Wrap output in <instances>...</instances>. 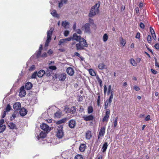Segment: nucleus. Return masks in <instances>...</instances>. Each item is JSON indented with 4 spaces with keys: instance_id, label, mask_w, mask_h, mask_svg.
<instances>
[{
    "instance_id": "1",
    "label": "nucleus",
    "mask_w": 159,
    "mask_h": 159,
    "mask_svg": "<svg viewBox=\"0 0 159 159\" xmlns=\"http://www.w3.org/2000/svg\"><path fill=\"white\" fill-rule=\"evenodd\" d=\"M100 2H98L91 7L89 15V17H92L96 15V14L98 13L99 12V8L100 7Z\"/></svg>"
},
{
    "instance_id": "2",
    "label": "nucleus",
    "mask_w": 159,
    "mask_h": 159,
    "mask_svg": "<svg viewBox=\"0 0 159 159\" xmlns=\"http://www.w3.org/2000/svg\"><path fill=\"white\" fill-rule=\"evenodd\" d=\"M79 43L76 44V47L77 50L83 49L84 47H87L88 44L84 39L82 38L79 41Z\"/></svg>"
},
{
    "instance_id": "3",
    "label": "nucleus",
    "mask_w": 159,
    "mask_h": 159,
    "mask_svg": "<svg viewBox=\"0 0 159 159\" xmlns=\"http://www.w3.org/2000/svg\"><path fill=\"white\" fill-rule=\"evenodd\" d=\"M54 30L53 28H51L49 31H48L47 32V39L45 43V46L46 47L48 46V44L51 40V37L52 36V33Z\"/></svg>"
},
{
    "instance_id": "4",
    "label": "nucleus",
    "mask_w": 159,
    "mask_h": 159,
    "mask_svg": "<svg viewBox=\"0 0 159 159\" xmlns=\"http://www.w3.org/2000/svg\"><path fill=\"white\" fill-rule=\"evenodd\" d=\"M57 128V136L59 139L62 138L64 135L63 132L62 130L63 127L62 125H58Z\"/></svg>"
},
{
    "instance_id": "5",
    "label": "nucleus",
    "mask_w": 159,
    "mask_h": 159,
    "mask_svg": "<svg viewBox=\"0 0 159 159\" xmlns=\"http://www.w3.org/2000/svg\"><path fill=\"white\" fill-rule=\"evenodd\" d=\"M90 24L86 23L82 26V28L85 33L89 34L90 33Z\"/></svg>"
},
{
    "instance_id": "6",
    "label": "nucleus",
    "mask_w": 159,
    "mask_h": 159,
    "mask_svg": "<svg viewBox=\"0 0 159 159\" xmlns=\"http://www.w3.org/2000/svg\"><path fill=\"white\" fill-rule=\"evenodd\" d=\"M40 128L42 129L44 132H49L51 129V128L47 125L45 123H43L40 125Z\"/></svg>"
},
{
    "instance_id": "7",
    "label": "nucleus",
    "mask_w": 159,
    "mask_h": 159,
    "mask_svg": "<svg viewBox=\"0 0 159 159\" xmlns=\"http://www.w3.org/2000/svg\"><path fill=\"white\" fill-rule=\"evenodd\" d=\"M82 38L80 36L78 35L76 33L74 34L72 37H70V38L71 39V40H75L77 42H79Z\"/></svg>"
},
{
    "instance_id": "8",
    "label": "nucleus",
    "mask_w": 159,
    "mask_h": 159,
    "mask_svg": "<svg viewBox=\"0 0 159 159\" xmlns=\"http://www.w3.org/2000/svg\"><path fill=\"white\" fill-rule=\"evenodd\" d=\"M71 40V39L70 37L66 38L65 39H61L59 40V45H64L65 44L67 43L68 42Z\"/></svg>"
},
{
    "instance_id": "9",
    "label": "nucleus",
    "mask_w": 159,
    "mask_h": 159,
    "mask_svg": "<svg viewBox=\"0 0 159 159\" xmlns=\"http://www.w3.org/2000/svg\"><path fill=\"white\" fill-rule=\"evenodd\" d=\"M110 115V110L109 109H107L105 115L102 121L103 122L107 121H108V118Z\"/></svg>"
},
{
    "instance_id": "10",
    "label": "nucleus",
    "mask_w": 159,
    "mask_h": 159,
    "mask_svg": "<svg viewBox=\"0 0 159 159\" xmlns=\"http://www.w3.org/2000/svg\"><path fill=\"white\" fill-rule=\"evenodd\" d=\"M46 134L45 133L42 132H41L39 134L37 138L38 140L41 141L46 137Z\"/></svg>"
},
{
    "instance_id": "11",
    "label": "nucleus",
    "mask_w": 159,
    "mask_h": 159,
    "mask_svg": "<svg viewBox=\"0 0 159 159\" xmlns=\"http://www.w3.org/2000/svg\"><path fill=\"white\" fill-rule=\"evenodd\" d=\"M83 118L84 120L88 121L92 120L94 119V116L91 115L89 116L84 115Z\"/></svg>"
},
{
    "instance_id": "12",
    "label": "nucleus",
    "mask_w": 159,
    "mask_h": 159,
    "mask_svg": "<svg viewBox=\"0 0 159 159\" xmlns=\"http://www.w3.org/2000/svg\"><path fill=\"white\" fill-rule=\"evenodd\" d=\"M26 95V92L24 89V86L21 87L20 89V92L19 93V95L21 97H24Z\"/></svg>"
},
{
    "instance_id": "13",
    "label": "nucleus",
    "mask_w": 159,
    "mask_h": 159,
    "mask_svg": "<svg viewBox=\"0 0 159 159\" xmlns=\"http://www.w3.org/2000/svg\"><path fill=\"white\" fill-rule=\"evenodd\" d=\"M57 77L60 80L63 81L66 79V74L63 73H60L58 75Z\"/></svg>"
},
{
    "instance_id": "14",
    "label": "nucleus",
    "mask_w": 159,
    "mask_h": 159,
    "mask_svg": "<svg viewBox=\"0 0 159 159\" xmlns=\"http://www.w3.org/2000/svg\"><path fill=\"white\" fill-rule=\"evenodd\" d=\"M66 72L67 74L70 75L72 76L74 74V71L73 68L69 67L67 68Z\"/></svg>"
},
{
    "instance_id": "15",
    "label": "nucleus",
    "mask_w": 159,
    "mask_h": 159,
    "mask_svg": "<svg viewBox=\"0 0 159 159\" xmlns=\"http://www.w3.org/2000/svg\"><path fill=\"white\" fill-rule=\"evenodd\" d=\"M105 127H102L100 130L99 132V133L98 136V138L99 139V138L101 136H103L104 134L105 133Z\"/></svg>"
},
{
    "instance_id": "16",
    "label": "nucleus",
    "mask_w": 159,
    "mask_h": 159,
    "mask_svg": "<svg viewBox=\"0 0 159 159\" xmlns=\"http://www.w3.org/2000/svg\"><path fill=\"white\" fill-rule=\"evenodd\" d=\"M76 125L75 121L74 120H71L69 122V126L71 128H75Z\"/></svg>"
},
{
    "instance_id": "17",
    "label": "nucleus",
    "mask_w": 159,
    "mask_h": 159,
    "mask_svg": "<svg viewBox=\"0 0 159 159\" xmlns=\"http://www.w3.org/2000/svg\"><path fill=\"white\" fill-rule=\"evenodd\" d=\"M20 103L19 102H16L13 105V108L16 110H18L20 108Z\"/></svg>"
},
{
    "instance_id": "18",
    "label": "nucleus",
    "mask_w": 159,
    "mask_h": 159,
    "mask_svg": "<svg viewBox=\"0 0 159 159\" xmlns=\"http://www.w3.org/2000/svg\"><path fill=\"white\" fill-rule=\"evenodd\" d=\"M69 23L66 21H62V26L66 29L69 28Z\"/></svg>"
},
{
    "instance_id": "19",
    "label": "nucleus",
    "mask_w": 159,
    "mask_h": 159,
    "mask_svg": "<svg viewBox=\"0 0 159 159\" xmlns=\"http://www.w3.org/2000/svg\"><path fill=\"white\" fill-rule=\"evenodd\" d=\"M27 113L26 110L24 108H22L20 111V113L22 116H25Z\"/></svg>"
},
{
    "instance_id": "20",
    "label": "nucleus",
    "mask_w": 159,
    "mask_h": 159,
    "mask_svg": "<svg viewBox=\"0 0 159 159\" xmlns=\"http://www.w3.org/2000/svg\"><path fill=\"white\" fill-rule=\"evenodd\" d=\"M32 87V84L30 82H28L25 84V88L26 89L29 90L31 89Z\"/></svg>"
},
{
    "instance_id": "21",
    "label": "nucleus",
    "mask_w": 159,
    "mask_h": 159,
    "mask_svg": "<svg viewBox=\"0 0 159 159\" xmlns=\"http://www.w3.org/2000/svg\"><path fill=\"white\" fill-rule=\"evenodd\" d=\"M59 3V7L61 8L63 6L64 4H66L67 2V0H60Z\"/></svg>"
},
{
    "instance_id": "22",
    "label": "nucleus",
    "mask_w": 159,
    "mask_h": 159,
    "mask_svg": "<svg viewBox=\"0 0 159 159\" xmlns=\"http://www.w3.org/2000/svg\"><path fill=\"white\" fill-rule=\"evenodd\" d=\"M68 120V119L67 118H65L62 119L59 121H58L57 124L58 125H60V124H61L62 123H64L66 122Z\"/></svg>"
},
{
    "instance_id": "23",
    "label": "nucleus",
    "mask_w": 159,
    "mask_h": 159,
    "mask_svg": "<svg viewBox=\"0 0 159 159\" xmlns=\"http://www.w3.org/2000/svg\"><path fill=\"white\" fill-rule=\"evenodd\" d=\"M51 14L54 17L58 18L59 15L57 13L56 11L55 10H52L50 11Z\"/></svg>"
},
{
    "instance_id": "24",
    "label": "nucleus",
    "mask_w": 159,
    "mask_h": 159,
    "mask_svg": "<svg viewBox=\"0 0 159 159\" xmlns=\"http://www.w3.org/2000/svg\"><path fill=\"white\" fill-rule=\"evenodd\" d=\"M45 74L43 70H41L37 73V75L39 77H42Z\"/></svg>"
},
{
    "instance_id": "25",
    "label": "nucleus",
    "mask_w": 159,
    "mask_h": 159,
    "mask_svg": "<svg viewBox=\"0 0 159 159\" xmlns=\"http://www.w3.org/2000/svg\"><path fill=\"white\" fill-rule=\"evenodd\" d=\"M86 145L84 144H81L79 147V150L80 151L83 152L85 149Z\"/></svg>"
},
{
    "instance_id": "26",
    "label": "nucleus",
    "mask_w": 159,
    "mask_h": 159,
    "mask_svg": "<svg viewBox=\"0 0 159 159\" xmlns=\"http://www.w3.org/2000/svg\"><path fill=\"white\" fill-rule=\"evenodd\" d=\"M92 137L91 132L89 131H87L86 133V137L87 139H89Z\"/></svg>"
},
{
    "instance_id": "27",
    "label": "nucleus",
    "mask_w": 159,
    "mask_h": 159,
    "mask_svg": "<svg viewBox=\"0 0 159 159\" xmlns=\"http://www.w3.org/2000/svg\"><path fill=\"white\" fill-rule=\"evenodd\" d=\"M42 49V45L41 44L40 45V46L39 47V50L38 52L36 53V55L37 56L39 57L41 55V51Z\"/></svg>"
},
{
    "instance_id": "28",
    "label": "nucleus",
    "mask_w": 159,
    "mask_h": 159,
    "mask_svg": "<svg viewBox=\"0 0 159 159\" xmlns=\"http://www.w3.org/2000/svg\"><path fill=\"white\" fill-rule=\"evenodd\" d=\"M8 127L12 129H13L16 128V126L15 124L13 122H10L8 124Z\"/></svg>"
},
{
    "instance_id": "29",
    "label": "nucleus",
    "mask_w": 159,
    "mask_h": 159,
    "mask_svg": "<svg viewBox=\"0 0 159 159\" xmlns=\"http://www.w3.org/2000/svg\"><path fill=\"white\" fill-rule=\"evenodd\" d=\"M52 71L51 69L48 68L47 69V70L46 72H45V75L47 76H49L51 75L52 74Z\"/></svg>"
},
{
    "instance_id": "30",
    "label": "nucleus",
    "mask_w": 159,
    "mask_h": 159,
    "mask_svg": "<svg viewBox=\"0 0 159 159\" xmlns=\"http://www.w3.org/2000/svg\"><path fill=\"white\" fill-rule=\"evenodd\" d=\"M108 147V144L107 143V142H105L103 145L102 147V152H105L106 150L107 149V148Z\"/></svg>"
},
{
    "instance_id": "31",
    "label": "nucleus",
    "mask_w": 159,
    "mask_h": 159,
    "mask_svg": "<svg viewBox=\"0 0 159 159\" xmlns=\"http://www.w3.org/2000/svg\"><path fill=\"white\" fill-rule=\"evenodd\" d=\"M98 68L100 70H103L104 69H106L107 66L106 65L103 63H100L98 66Z\"/></svg>"
},
{
    "instance_id": "32",
    "label": "nucleus",
    "mask_w": 159,
    "mask_h": 159,
    "mask_svg": "<svg viewBox=\"0 0 159 159\" xmlns=\"http://www.w3.org/2000/svg\"><path fill=\"white\" fill-rule=\"evenodd\" d=\"M130 63L133 66H136L137 65V62L135 61L134 59L133 58L130 59Z\"/></svg>"
},
{
    "instance_id": "33",
    "label": "nucleus",
    "mask_w": 159,
    "mask_h": 159,
    "mask_svg": "<svg viewBox=\"0 0 159 159\" xmlns=\"http://www.w3.org/2000/svg\"><path fill=\"white\" fill-rule=\"evenodd\" d=\"M111 102H110L109 100H106L105 104V109H107L108 107V105H110Z\"/></svg>"
},
{
    "instance_id": "34",
    "label": "nucleus",
    "mask_w": 159,
    "mask_h": 159,
    "mask_svg": "<svg viewBox=\"0 0 159 159\" xmlns=\"http://www.w3.org/2000/svg\"><path fill=\"white\" fill-rule=\"evenodd\" d=\"M90 74L93 76H95L96 75V73L95 71L92 69H90L89 70Z\"/></svg>"
},
{
    "instance_id": "35",
    "label": "nucleus",
    "mask_w": 159,
    "mask_h": 159,
    "mask_svg": "<svg viewBox=\"0 0 159 159\" xmlns=\"http://www.w3.org/2000/svg\"><path fill=\"white\" fill-rule=\"evenodd\" d=\"M75 107H72L70 109L69 112L73 114L75 112Z\"/></svg>"
},
{
    "instance_id": "36",
    "label": "nucleus",
    "mask_w": 159,
    "mask_h": 159,
    "mask_svg": "<svg viewBox=\"0 0 159 159\" xmlns=\"http://www.w3.org/2000/svg\"><path fill=\"white\" fill-rule=\"evenodd\" d=\"M120 44L123 45V46H124L126 43V42L125 40L122 37L120 38Z\"/></svg>"
},
{
    "instance_id": "37",
    "label": "nucleus",
    "mask_w": 159,
    "mask_h": 159,
    "mask_svg": "<svg viewBox=\"0 0 159 159\" xmlns=\"http://www.w3.org/2000/svg\"><path fill=\"white\" fill-rule=\"evenodd\" d=\"M93 111V109L92 106H89L88 108V113L89 114L92 113Z\"/></svg>"
},
{
    "instance_id": "38",
    "label": "nucleus",
    "mask_w": 159,
    "mask_h": 159,
    "mask_svg": "<svg viewBox=\"0 0 159 159\" xmlns=\"http://www.w3.org/2000/svg\"><path fill=\"white\" fill-rule=\"evenodd\" d=\"M103 41L104 42H106L108 39V37L107 34H105L103 36Z\"/></svg>"
},
{
    "instance_id": "39",
    "label": "nucleus",
    "mask_w": 159,
    "mask_h": 159,
    "mask_svg": "<svg viewBox=\"0 0 159 159\" xmlns=\"http://www.w3.org/2000/svg\"><path fill=\"white\" fill-rule=\"evenodd\" d=\"M117 120L118 118L117 117H116L115 119L114 122H113V127L114 128H115L116 127V126L117 125Z\"/></svg>"
},
{
    "instance_id": "40",
    "label": "nucleus",
    "mask_w": 159,
    "mask_h": 159,
    "mask_svg": "<svg viewBox=\"0 0 159 159\" xmlns=\"http://www.w3.org/2000/svg\"><path fill=\"white\" fill-rule=\"evenodd\" d=\"M61 113L59 111L56 112L54 116L57 117H59L61 116Z\"/></svg>"
},
{
    "instance_id": "41",
    "label": "nucleus",
    "mask_w": 159,
    "mask_h": 159,
    "mask_svg": "<svg viewBox=\"0 0 159 159\" xmlns=\"http://www.w3.org/2000/svg\"><path fill=\"white\" fill-rule=\"evenodd\" d=\"M5 126L4 125L0 126V133L3 131L5 129Z\"/></svg>"
},
{
    "instance_id": "42",
    "label": "nucleus",
    "mask_w": 159,
    "mask_h": 159,
    "mask_svg": "<svg viewBox=\"0 0 159 159\" xmlns=\"http://www.w3.org/2000/svg\"><path fill=\"white\" fill-rule=\"evenodd\" d=\"M113 92V90L111 89V86L109 85L108 88V94H109L110 93H111V92Z\"/></svg>"
},
{
    "instance_id": "43",
    "label": "nucleus",
    "mask_w": 159,
    "mask_h": 159,
    "mask_svg": "<svg viewBox=\"0 0 159 159\" xmlns=\"http://www.w3.org/2000/svg\"><path fill=\"white\" fill-rule=\"evenodd\" d=\"M113 92H112L111 93V95L108 100L110 101V102H111L113 98Z\"/></svg>"
},
{
    "instance_id": "44",
    "label": "nucleus",
    "mask_w": 159,
    "mask_h": 159,
    "mask_svg": "<svg viewBox=\"0 0 159 159\" xmlns=\"http://www.w3.org/2000/svg\"><path fill=\"white\" fill-rule=\"evenodd\" d=\"M11 109V107L10 105L8 104L7 105L6 108V111L7 112L9 111Z\"/></svg>"
},
{
    "instance_id": "45",
    "label": "nucleus",
    "mask_w": 159,
    "mask_h": 159,
    "mask_svg": "<svg viewBox=\"0 0 159 159\" xmlns=\"http://www.w3.org/2000/svg\"><path fill=\"white\" fill-rule=\"evenodd\" d=\"M75 159H83L82 155H78L75 157Z\"/></svg>"
},
{
    "instance_id": "46",
    "label": "nucleus",
    "mask_w": 159,
    "mask_h": 159,
    "mask_svg": "<svg viewBox=\"0 0 159 159\" xmlns=\"http://www.w3.org/2000/svg\"><path fill=\"white\" fill-rule=\"evenodd\" d=\"M37 72H34L32 75L31 76V78L32 79H35L36 78L37 75Z\"/></svg>"
},
{
    "instance_id": "47",
    "label": "nucleus",
    "mask_w": 159,
    "mask_h": 159,
    "mask_svg": "<svg viewBox=\"0 0 159 159\" xmlns=\"http://www.w3.org/2000/svg\"><path fill=\"white\" fill-rule=\"evenodd\" d=\"M69 34V32L68 30H66L64 31V34L65 36H67Z\"/></svg>"
},
{
    "instance_id": "48",
    "label": "nucleus",
    "mask_w": 159,
    "mask_h": 159,
    "mask_svg": "<svg viewBox=\"0 0 159 159\" xmlns=\"http://www.w3.org/2000/svg\"><path fill=\"white\" fill-rule=\"evenodd\" d=\"M48 68L52 70H56L57 68L55 66H50Z\"/></svg>"
},
{
    "instance_id": "49",
    "label": "nucleus",
    "mask_w": 159,
    "mask_h": 159,
    "mask_svg": "<svg viewBox=\"0 0 159 159\" xmlns=\"http://www.w3.org/2000/svg\"><path fill=\"white\" fill-rule=\"evenodd\" d=\"M75 31L77 34H81L82 33L81 30L79 29H76L75 30Z\"/></svg>"
},
{
    "instance_id": "50",
    "label": "nucleus",
    "mask_w": 159,
    "mask_h": 159,
    "mask_svg": "<svg viewBox=\"0 0 159 159\" xmlns=\"http://www.w3.org/2000/svg\"><path fill=\"white\" fill-rule=\"evenodd\" d=\"M147 40L148 43H150L151 42V37L150 35L148 36Z\"/></svg>"
},
{
    "instance_id": "51",
    "label": "nucleus",
    "mask_w": 159,
    "mask_h": 159,
    "mask_svg": "<svg viewBox=\"0 0 159 159\" xmlns=\"http://www.w3.org/2000/svg\"><path fill=\"white\" fill-rule=\"evenodd\" d=\"M139 26L140 27V28L142 29H143L144 28L145 25H144L143 23L142 22H141L139 24Z\"/></svg>"
},
{
    "instance_id": "52",
    "label": "nucleus",
    "mask_w": 159,
    "mask_h": 159,
    "mask_svg": "<svg viewBox=\"0 0 159 159\" xmlns=\"http://www.w3.org/2000/svg\"><path fill=\"white\" fill-rule=\"evenodd\" d=\"M151 70L152 73L154 75L157 74V71L155 70H154V69H151Z\"/></svg>"
},
{
    "instance_id": "53",
    "label": "nucleus",
    "mask_w": 159,
    "mask_h": 159,
    "mask_svg": "<svg viewBox=\"0 0 159 159\" xmlns=\"http://www.w3.org/2000/svg\"><path fill=\"white\" fill-rule=\"evenodd\" d=\"M35 68V66L34 65H32L31 66H30L29 68V70H34Z\"/></svg>"
},
{
    "instance_id": "54",
    "label": "nucleus",
    "mask_w": 159,
    "mask_h": 159,
    "mask_svg": "<svg viewBox=\"0 0 159 159\" xmlns=\"http://www.w3.org/2000/svg\"><path fill=\"white\" fill-rule=\"evenodd\" d=\"M89 22L90 24L92 25L94 24V23L93 21V20L92 19L90 18H89Z\"/></svg>"
},
{
    "instance_id": "55",
    "label": "nucleus",
    "mask_w": 159,
    "mask_h": 159,
    "mask_svg": "<svg viewBox=\"0 0 159 159\" xmlns=\"http://www.w3.org/2000/svg\"><path fill=\"white\" fill-rule=\"evenodd\" d=\"M150 29L151 34H153V33H155L154 30L152 27H150Z\"/></svg>"
},
{
    "instance_id": "56",
    "label": "nucleus",
    "mask_w": 159,
    "mask_h": 159,
    "mask_svg": "<svg viewBox=\"0 0 159 159\" xmlns=\"http://www.w3.org/2000/svg\"><path fill=\"white\" fill-rule=\"evenodd\" d=\"M150 116L149 115H148L147 116V117L145 118V120L146 121H148L150 120Z\"/></svg>"
},
{
    "instance_id": "57",
    "label": "nucleus",
    "mask_w": 159,
    "mask_h": 159,
    "mask_svg": "<svg viewBox=\"0 0 159 159\" xmlns=\"http://www.w3.org/2000/svg\"><path fill=\"white\" fill-rule=\"evenodd\" d=\"M53 109V108L52 107H51L49 108L47 110V113L49 114H50V111H52Z\"/></svg>"
},
{
    "instance_id": "58",
    "label": "nucleus",
    "mask_w": 159,
    "mask_h": 159,
    "mask_svg": "<svg viewBox=\"0 0 159 159\" xmlns=\"http://www.w3.org/2000/svg\"><path fill=\"white\" fill-rule=\"evenodd\" d=\"M140 38V34L138 32L137 33L136 36V38L137 39H139Z\"/></svg>"
},
{
    "instance_id": "59",
    "label": "nucleus",
    "mask_w": 159,
    "mask_h": 159,
    "mask_svg": "<svg viewBox=\"0 0 159 159\" xmlns=\"http://www.w3.org/2000/svg\"><path fill=\"white\" fill-rule=\"evenodd\" d=\"M151 34L152 35V37L153 39L154 40H156L157 39H156V37L155 34L153 33V34Z\"/></svg>"
},
{
    "instance_id": "60",
    "label": "nucleus",
    "mask_w": 159,
    "mask_h": 159,
    "mask_svg": "<svg viewBox=\"0 0 159 159\" xmlns=\"http://www.w3.org/2000/svg\"><path fill=\"white\" fill-rule=\"evenodd\" d=\"M155 48L157 49H159V43H157L155 45Z\"/></svg>"
},
{
    "instance_id": "61",
    "label": "nucleus",
    "mask_w": 159,
    "mask_h": 159,
    "mask_svg": "<svg viewBox=\"0 0 159 159\" xmlns=\"http://www.w3.org/2000/svg\"><path fill=\"white\" fill-rule=\"evenodd\" d=\"M107 90V88L106 85H104V94H106V92Z\"/></svg>"
},
{
    "instance_id": "62",
    "label": "nucleus",
    "mask_w": 159,
    "mask_h": 159,
    "mask_svg": "<svg viewBox=\"0 0 159 159\" xmlns=\"http://www.w3.org/2000/svg\"><path fill=\"white\" fill-rule=\"evenodd\" d=\"M47 56V54L46 52L43 53L41 55V57H46Z\"/></svg>"
},
{
    "instance_id": "63",
    "label": "nucleus",
    "mask_w": 159,
    "mask_h": 159,
    "mask_svg": "<svg viewBox=\"0 0 159 159\" xmlns=\"http://www.w3.org/2000/svg\"><path fill=\"white\" fill-rule=\"evenodd\" d=\"M7 112V111H4L3 112V114H2V118H4Z\"/></svg>"
},
{
    "instance_id": "64",
    "label": "nucleus",
    "mask_w": 159,
    "mask_h": 159,
    "mask_svg": "<svg viewBox=\"0 0 159 159\" xmlns=\"http://www.w3.org/2000/svg\"><path fill=\"white\" fill-rule=\"evenodd\" d=\"M134 89L136 91H138L140 89L139 87L135 86L134 87Z\"/></svg>"
}]
</instances>
